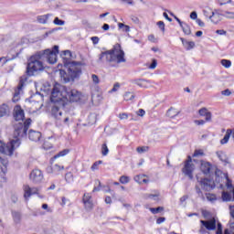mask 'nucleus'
Returning <instances> with one entry per match:
<instances>
[{
	"instance_id": "09e8293b",
	"label": "nucleus",
	"mask_w": 234,
	"mask_h": 234,
	"mask_svg": "<svg viewBox=\"0 0 234 234\" xmlns=\"http://www.w3.org/2000/svg\"><path fill=\"white\" fill-rule=\"evenodd\" d=\"M157 27H159L162 32H165V24L164 23V21L157 22Z\"/></svg>"
},
{
	"instance_id": "1a4fd4ad",
	"label": "nucleus",
	"mask_w": 234,
	"mask_h": 234,
	"mask_svg": "<svg viewBox=\"0 0 234 234\" xmlns=\"http://www.w3.org/2000/svg\"><path fill=\"white\" fill-rule=\"evenodd\" d=\"M195 172V164H193V159L188 155L187 160L185 161L184 167L182 168V173L185 176H187L189 180H193Z\"/></svg>"
},
{
	"instance_id": "f03ea898",
	"label": "nucleus",
	"mask_w": 234,
	"mask_h": 234,
	"mask_svg": "<svg viewBox=\"0 0 234 234\" xmlns=\"http://www.w3.org/2000/svg\"><path fill=\"white\" fill-rule=\"evenodd\" d=\"M32 119H27L24 122L16 123L13 133L14 139L7 144L0 141V153H2V154H6V156H12V154H14V150L21 145V138L27 136V131L30 129Z\"/></svg>"
},
{
	"instance_id": "a211bd4d",
	"label": "nucleus",
	"mask_w": 234,
	"mask_h": 234,
	"mask_svg": "<svg viewBox=\"0 0 234 234\" xmlns=\"http://www.w3.org/2000/svg\"><path fill=\"white\" fill-rule=\"evenodd\" d=\"M28 138L31 142H39V140H41V133L37 131L30 130L28 133Z\"/></svg>"
},
{
	"instance_id": "a878e982",
	"label": "nucleus",
	"mask_w": 234,
	"mask_h": 234,
	"mask_svg": "<svg viewBox=\"0 0 234 234\" xmlns=\"http://www.w3.org/2000/svg\"><path fill=\"white\" fill-rule=\"evenodd\" d=\"M217 156L221 162H224L225 164H229V158H228L226 156V154H224L223 152H217Z\"/></svg>"
},
{
	"instance_id": "412c9836",
	"label": "nucleus",
	"mask_w": 234,
	"mask_h": 234,
	"mask_svg": "<svg viewBox=\"0 0 234 234\" xmlns=\"http://www.w3.org/2000/svg\"><path fill=\"white\" fill-rule=\"evenodd\" d=\"M146 175H137L133 177V180L137 182V184H149V179H146Z\"/></svg>"
},
{
	"instance_id": "603ef678",
	"label": "nucleus",
	"mask_w": 234,
	"mask_h": 234,
	"mask_svg": "<svg viewBox=\"0 0 234 234\" xmlns=\"http://www.w3.org/2000/svg\"><path fill=\"white\" fill-rule=\"evenodd\" d=\"M222 96H231V90L229 89L221 91Z\"/></svg>"
},
{
	"instance_id": "49530a36",
	"label": "nucleus",
	"mask_w": 234,
	"mask_h": 234,
	"mask_svg": "<svg viewBox=\"0 0 234 234\" xmlns=\"http://www.w3.org/2000/svg\"><path fill=\"white\" fill-rule=\"evenodd\" d=\"M137 153H147V151H149V147L148 146H139L136 148Z\"/></svg>"
},
{
	"instance_id": "9b49d317",
	"label": "nucleus",
	"mask_w": 234,
	"mask_h": 234,
	"mask_svg": "<svg viewBox=\"0 0 234 234\" xmlns=\"http://www.w3.org/2000/svg\"><path fill=\"white\" fill-rule=\"evenodd\" d=\"M23 191H24V198L27 202L30 200V197H32V195H39V188L36 186L30 187V186L28 185L23 186Z\"/></svg>"
},
{
	"instance_id": "f257e3e1",
	"label": "nucleus",
	"mask_w": 234,
	"mask_h": 234,
	"mask_svg": "<svg viewBox=\"0 0 234 234\" xmlns=\"http://www.w3.org/2000/svg\"><path fill=\"white\" fill-rule=\"evenodd\" d=\"M59 89L61 86L59 83H56L51 91L50 115L57 127H69L72 123V117L69 113H63L67 102L63 100V94L59 92Z\"/></svg>"
},
{
	"instance_id": "a19ab883",
	"label": "nucleus",
	"mask_w": 234,
	"mask_h": 234,
	"mask_svg": "<svg viewBox=\"0 0 234 234\" xmlns=\"http://www.w3.org/2000/svg\"><path fill=\"white\" fill-rule=\"evenodd\" d=\"M223 17H227L228 19H234V12L224 11Z\"/></svg>"
},
{
	"instance_id": "c03bdc74",
	"label": "nucleus",
	"mask_w": 234,
	"mask_h": 234,
	"mask_svg": "<svg viewBox=\"0 0 234 234\" xmlns=\"http://www.w3.org/2000/svg\"><path fill=\"white\" fill-rule=\"evenodd\" d=\"M12 215L15 222H19V220H21V213L15 211V212H12Z\"/></svg>"
},
{
	"instance_id": "680f3d73",
	"label": "nucleus",
	"mask_w": 234,
	"mask_h": 234,
	"mask_svg": "<svg viewBox=\"0 0 234 234\" xmlns=\"http://www.w3.org/2000/svg\"><path fill=\"white\" fill-rule=\"evenodd\" d=\"M7 62H8V59H6V58H5V57L0 58L1 65H6Z\"/></svg>"
},
{
	"instance_id": "9d476101",
	"label": "nucleus",
	"mask_w": 234,
	"mask_h": 234,
	"mask_svg": "<svg viewBox=\"0 0 234 234\" xmlns=\"http://www.w3.org/2000/svg\"><path fill=\"white\" fill-rule=\"evenodd\" d=\"M29 179L33 184H41L45 180V176L40 169L36 168L30 173Z\"/></svg>"
},
{
	"instance_id": "0eeeda50",
	"label": "nucleus",
	"mask_w": 234,
	"mask_h": 234,
	"mask_svg": "<svg viewBox=\"0 0 234 234\" xmlns=\"http://www.w3.org/2000/svg\"><path fill=\"white\" fill-rule=\"evenodd\" d=\"M59 87V92L62 94V100L64 101L67 100L71 103H76L81 100V92H80L78 90L67 88L65 86H61L60 84Z\"/></svg>"
},
{
	"instance_id": "f3484780",
	"label": "nucleus",
	"mask_w": 234,
	"mask_h": 234,
	"mask_svg": "<svg viewBox=\"0 0 234 234\" xmlns=\"http://www.w3.org/2000/svg\"><path fill=\"white\" fill-rule=\"evenodd\" d=\"M23 87H25V80L23 79L20 80L17 90H15L14 96H13V101L14 103H16V101L19 100V94L21 90H23Z\"/></svg>"
},
{
	"instance_id": "f704fd0d",
	"label": "nucleus",
	"mask_w": 234,
	"mask_h": 234,
	"mask_svg": "<svg viewBox=\"0 0 234 234\" xmlns=\"http://www.w3.org/2000/svg\"><path fill=\"white\" fill-rule=\"evenodd\" d=\"M118 27L122 30V32H131V27H129L128 25L119 23Z\"/></svg>"
},
{
	"instance_id": "de8ad7c7",
	"label": "nucleus",
	"mask_w": 234,
	"mask_h": 234,
	"mask_svg": "<svg viewBox=\"0 0 234 234\" xmlns=\"http://www.w3.org/2000/svg\"><path fill=\"white\" fill-rule=\"evenodd\" d=\"M158 65V62L156 61V59H153L152 63L149 65L148 69H150L151 70H154V69H156Z\"/></svg>"
},
{
	"instance_id": "a18cd8bd",
	"label": "nucleus",
	"mask_w": 234,
	"mask_h": 234,
	"mask_svg": "<svg viewBox=\"0 0 234 234\" xmlns=\"http://www.w3.org/2000/svg\"><path fill=\"white\" fill-rule=\"evenodd\" d=\"M221 65L225 67V69H229V67H231V60L221 59Z\"/></svg>"
},
{
	"instance_id": "72a5a7b5",
	"label": "nucleus",
	"mask_w": 234,
	"mask_h": 234,
	"mask_svg": "<svg viewBox=\"0 0 234 234\" xmlns=\"http://www.w3.org/2000/svg\"><path fill=\"white\" fill-rule=\"evenodd\" d=\"M88 120H89V122L90 123V125H94V123H96V122H97L96 113L90 114L88 117Z\"/></svg>"
},
{
	"instance_id": "4be33fe9",
	"label": "nucleus",
	"mask_w": 234,
	"mask_h": 234,
	"mask_svg": "<svg viewBox=\"0 0 234 234\" xmlns=\"http://www.w3.org/2000/svg\"><path fill=\"white\" fill-rule=\"evenodd\" d=\"M200 116H205L206 122H211L212 115L210 112H207V109L202 108L198 111Z\"/></svg>"
},
{
	"instance_id": "0e129e2a",
	"label": "nucleus",
	"mask_w": 234,
	"mask_h": 234,
	"mask_svg": "<svg viewBox=\"0 0 234 234\" xmlns=\"http://www.w3.org/2000/svg\"><path fill=\"white\" fill-rule=\"evenodd\" d=\"M164 222H165V218H158L156 219V224H162Z\"/></svg>"
},
{
	"instance_id": "338daca9",
	"label": "nucleus",
	"mask_w": 234,
	"mask_h": 234,
	"mask_svg": "<svg viewBox=\"0 0 234 234\" xmlns=\"http://www.w3.org/2000/svg\"><path fill=\"white\" fill-rule=\"evenodd\" d=\"M196 23H197L199 27H205L204 22L202 20H200V18H197L196 20Z\"/></svg>"
},
{
	"instance_id": "7ed1b4c3",
	"label": "nucleus",
	"mask_w": 234,
	"mask_h": 234,
	"mask_svg": "<svg viewBox=\"0 0 234 234\" xmlns=\"http://www.w3.org/2000/svg\"><path fill=\"white\" fill-rule=\"evenodd\" d=\"M60 58L63 59L64 67H67L68 73L65 71H60L62 80L64 83H70L76 80V78H80L81 75V63L76 61H70V58H72V53L70 50H64L60 54Z\"/></svg>"
},
{
	"instance_id": "4c0bfd02",
	"label": "nucleus",
	"mask_w": 234,
	"mask_h": 234,
	"mask_svg": "<svg viewBox=\"0 0 234 234\" xmlns=\"http://www.w3.org/2000/svg\"><path fill=\"white\" fill-rule=\"evenodd\" d=\"M124 100H125V101H131L134 100V95L131 91H127L124 94Z\"/></svg>"
},
{
	"instance_id": "7c9ffc66",
	"label": "nucleus",
	"mask_w": 234,
	"mask_h": 234,
	"mask_svg": "<svg viewBox=\"0 0 234 234\" xmlns=\"http://www.w3.org/2000/svg\"><path fill=\"white\" fill-rule=\"evenodd\" d=\"M69 149H64V150L60 151L58 154H55L53 158H54V160H56L61 156H67V154H69Z\"/></svg>"
},
{
	"instance_id": "39448f33",
	"label": "nucleus",
	"mask_w": 234,
	"mask_h": 234,
	"mask_svg": "<svg viewBox=\"0 0 234 234\" xmlns=\"http://www.w3.org/2000/svg\"><path fill=\"white\" fill-rule=\"evenodd\" d=\"M103 58H105L108 63H125V52L122 49V46L120 44H116L112 49L101 52L99 55V63L103 61Z\"/></svg>"
},
{
	"instance_id": "8fccbe9b",
	"label": "nucleus",
	"mask_w": 234,
	"mask_h": 234,
	"mask_svg": "<svg viewBox=\"0 0 234 234\" xmlns=\"http://www.w3.org/2000/svg\"><path fill=\"white\" fill-rule=\"evenodd\" d=\"M91 80L95 85H98V83H100V78H98V75L96 74L91 75Z\"/></svg>"
},
{
	"instance_id": "ea45409f",
	"label": "nucleus",
	"mask_w": 234,
	"mask_h": 234,
	"mask_svg": "<svg viewBox=\"0 0 234 234\" xmlns=\"http://www.w3.org/2000/svg\"><path fill=\"white\" fill-rule=\"evenodd\" d=\"M101 154H102V156H107L109 154V147H107V144H102Z\"/></svg>"
},
{
	"instance_id": "4d7b16f0",
	"label": "nucleus",
	"mask_w": 234,
	"mask_h": 234,
	"mask_svg": "<svg viewBox=\"0 0 234 234\" xmlns=\"http://www.w3.org/2000/svg\"><path fill=\"white\" fill-rule=\"evenodd\" d=\"M231 3V0H218V4L222 6L224 5H228Z\"/></svg>"
},
{
	"instance_id": "6e6d98bb",
	"label": "nucleus",
	"mask_w": 234,
	"mask_h": 234,
	"mask_svg": "<svg viewBox=\"0 0 234 234\" xmlns=\"http://www.w3.org/2000/svg\"><path fill=\"white\" fill-rule=\"evenodd\" d=\"M216 234H223L222 232V223H218V230Z\"/></svg>"
},
{
	"instance_id": "69168bd1",
	"label": "nucleus",
	"mask_w": 234,
	"mask_h": 234,
	"mask_svg": "<svg viewBox=\"0 0 234 234\" xmlns=\"http://www.w3.org/2000/svg\"><path fill=\"white\" fill-rule=\"evenodd\" d=\"M159 195L158 194H150L148 195V198H154V200H156L158 198Z\"/></svg>"
},
{
	"instance_id": "e2e57ef3",
	"label": "nucleus",
	"mask_w": 234,
	"mask_h": 234,
	"mask_svg": "<svg viewBox=\"0 0 234 234\" xmlns=\"http://www.w3.org/2000/svg\"><path fill=\"white\" fill-rule=\"evenodd\" d=\"M137 116H145V112L144 111V109H140L138 112H137Z\"/></svg>"
},
{
	"instance_id": "c85d7f7f",
	"label": "nucleus",
	"mask_w": 234,
	"mask_h": 234,
	"mask_svg": "<svg viewBox=\"0 0 234 234\" xmlns=\"http://www.w3.org/2000/svg\"><path fill=\"white\" fill-rule=\"evenodd\" d=\"M184 34H186V36H189L191 35V27H189V25H187L186 23H183L182 26H180Z\"/></svg>"
},
{
	"instance_id": "ddd939ff",
	"label": "nucleus",
	"mask_w": 234,
	"mask_h": 234,
	"mask_svg": "<svg viewBox=\"0 0 234 234\" xmlns=\"http://www.w3.org/2000/svg\"><path fill=\"white\" fill-rule=\"evenodd\" d=\"M82 202L86 211H92L94 207V202L92 201V195L85 193L82 197Z\"/></svg>"
},
{
	"instance_id": "e433bc0d",
	"label": "nucleus",
	"mask_w": 234,
	"mask_h": 234,
	"mask_svg": "<svg viewBox=\"0 0 234 234\" xmlns=\"http://www.w3.org/2000/svg\"><path fill=\"white\" fill-rule=\"evenodd\" d=\"M151 213L153 215H158V213H161V211H164V207H150Z\"/></svg>"
},
{
	"instance_id": "bf43d9fd",
	"label": "nucleus",
	"mask_w": 234,
	"mask_h": 234,
	"mask_svg": "<svg viewBox=\"0 0 234 234\" xmlns=\"http://www.w3.org/2000/svg\"><path fill=\"white\" fill-rule=\"evenodd\" d=\"M119 118L120 120H127V118H129V115L127 113H120Z\"/></svg>"
},
{
	"instance_id": "052dcab7",
	"label": "nucleus",
	"mask_w": 234,
	"mask_h": 234,
	"mask_svg": "<svg viewBox=\"0 0 234 234\" xmlns=\"http://www.w3.org/2000/svg\"><path fill=\"white\" fill-rule=\"evenodd\" d=\"M118 89H120V83L116 82L113 85V88L112 89V92H116V90H118Z\"/></svg>"
},
{
	"instance_id": "6e6552de",
	"label": "nucleus",
	"mask_w": 234,
	"mask_h": 234,
	"mask_svg": "<svg viewBox=\"0 0 234 234\" xmlns=\"http://www.w3.org/2000/svg\"><path fill=\"white\" fill-rule=\"evenodd\" d=\"M39 54L42 55V59H47L48 63L50 65H54V63L58 62V54H59V47L54 46L53 49H46L42 51H38Z\"/></svg>"
},
{
	"instance_id": "393cba45",
	"label": "nucleus",
	"mask_w": 234,
	"mask_h": 234,
	"mask_svg": "<svg viewBox=\"0 0 234 234\" xmlns=\"http://www.w3.org/2000/svg\"><path fill=\"white\" fill-rule=\"evenodd\" d=\"M231 137V131L227 130L225 136L220 140L221 145H226L229 142V138Z\"/></svg>"
},
{
	"instance_id": "aec40b11",
	"label": "nucleus",
	"mask_w": 234,
	"mask_h": 234,
	"mask_svg": "<svg viewBox=\"0 0 234 234\" xmlns=\"http://www.w3.org/2000/svg\"><path fill=\"white\" fill-rule=\"evenodd\" d=\"M14 118L16 122L24 120L25 119V112L23 110H21V108H16L15 114H14Z\"/></svg>"
},
{
	"instance_id": "5fc2aeb1",
	"label": "nucleus",
	"mask_w": 234,
	"mask_h": 234,
	"mask_svg": "<svg viewBox=\"0 0 234 234\" xmlns=\"http://www.w3.org/2000/svg\"><path fill=\"white\" fill-rule=\"evenodd\" d=\"M194 123H195L196 125H205L206 121H204V120H195V121H194Z\"/></svg>"
},
{
	"instance_id": "58836bf2",
	"label": "nucleus",
	"mask_w": 234,
	"mask_h": 234,
	"mask_svg": "<svg viewBox=\"0 0 234 234\" xmlns=\"http://www.w3.org/2000/svg\"><path fill=\"white\" fill-rule=\"evenodd\" d=\"M119 182L121 184H129V182H131V177L127 176H122L119 179Z\"/></svg>"
},
{
	"instance_id": "dca6fc26",
	"label": "nucleus",
	"mask_w": 234,
	"mask_h": 234,
	"mask_svg": "<svg viewBox=\"0 0 234 234\" xmlns=\"http://www.w3.org/2000/svg\"><path fill=\"white\" fill-rule=\"evenodd\" d=\"M63 169H65V166L55 164L48 168V173H51V175L58 176V175H59Z\"/></svg>"
},
{
	"instance_id": "20e7f679",
	"label": "nucleus",
	"mask_w": 234,
	"mask_h": 234,
	"mask_svg": "<svg viewBox=\"0 0 234 234\" xmlns=\"http://www.w3.org/2000/svg\"><path fill=\"white\" fill-rule=\"evenodd\" d=\"M201 173L205 175V176H211L213 174L216 176V182L220 184V182H226L227 187H231V180L228 176V174L222 173L217 166L213 165L211 163L207 161L201 160L200 167Z\"/></svg>"
},
{
	"instance_id": "b1692460",
	"label": "nucleus",
	"mask_w": 234,
	"mask_h": 234,
	"mask_svg": "<svg viewBox=\"0 0 234 234\" xmlns=\"http://www.w3.org/2000/svg\"><path fill=\"white\" fill-rule=\"evenodd\" d=\"M50 14L38 16L37 17V21H38L41 25H47L48 17H50Z\"/></svg>"
},
{
	"instance_id": "6ab92c4d",
	"label": "nucleus",
	"mask_w": 234,
	"mask_h": 234,
	"mask_svg": "<svg viewBox=\"0 0 234 234\" xmlns=\"http://www.w3.org/2000/svg\"><path fill=\"white\" fill-rule=\"evenodd\" d=\"M10 114V108L6 104L0 105V118H5Z\"/></svg>"
},
{
	"instance_id": "2eb2a0df",
	"label": "nucleus",
	"mask_w": 234,
	"mask_h": 234,
	"mask_svg": "<svg viewBox=\"0 0 234 234\" xmlns=\"http://www.w3.org/2000/svg\"><path fill=\"white\" fill-rule=\"evenodd\" d=\"M200 223L206 229H208V231H214V229H217V220L215 218H212L208 221L206 220H200Z\"/></svg>"
},
{
	"instance_id": "423d86ee",
	"label": "nucleus",
	"mask_w": 234,
	"mask_h": 234,
	"mask_svg": "<svg viewBox=\"0 0 234 234\" xmlns=\"http://www.w3.org/2000/svg\"><path fill=\"white\" fill-rule=\"evenodd\" d=\"M42 56L43 55L39 53V51L31 56L27 67V76H35L37 72H43L45 70Z\"/></svg>"
},
{
	"instance_id": "3c124183",
	"label": "nucleus",
	"mask_w": 234,
	"mask_h": 234,
	"mask_svg": "<svg viewBox=\"0 0 234 234\" xmlns=\"http://www.w3.org/2000/svg\"><path fill=\"white\" fill-rule=\"evenodd\" d=\"M197 17H198V15L197 14V11H194L190 14V19L197 21L198 19Z\"/></svg>"
},
{
	"instance_id": "f8f14e48",
	"label": "nucleus",
	"mask_w": 234,
	"mask_h": 234,
	"mask_svg": "<svg viewBox=\"0 0 234 234\" xmlns=\"http://www.w3.org/2000/svg\"><path fill=\"white\" fill-rule=\"evenodd\" d=\"M199 182V186L203 191H213L215 187V181L207 178H202Z\"/></svg>"
},
{
	"instance_id": "5701e85b",
	"label": "nucleus",
	"mask_w": 234,
	"mask_h": 234,
	"mask_svg": "<svg viewBox=\"0 0 234 234\" xmlns=\"http://www.w3.org/2000/svg\"><path fill=\"white\" fill-rule=\"evenodd\" d=\"M180 39H181L182 44L185 47L186 50H191V49L195 48V42L187 41L182 37Z\"/></svg>"
},
{
	"instance_id": "79ce46f5",
	"label": "nucleus",
	"mask_w": 234,
	"mask_h": 234,
	"mask_svg": "<svg viewBox=\"0 0 234 234\" xmlns=\"http://www.w3.org/2000/svg\"><path fill=\"white\" fill-rule=\"evenodd\" d=\"M206 197H207V200H208V202H215V200H217V196H215V194L207 193Z\"/></svg>"
},
{
	"instance_id": "774afa93",
	"label": "nucleus",
	"mask_w": 234,
	"mask_h": 234,
	"mask_svg": "<svg viewBox=\"0 0 234 234\" xmlns=\"http://www.w3.org/2000/svg\"><path fill=\"white\" fill-rule=\"evenodd\" d=\"M98 162H95L92 165H91V171H96V169H98Z\"/></svg>"
},
{
	"instance_id": "37998d69",
	"label": "nucleus",
	"mask_w": 234,
	"mask_h": 234,
	"mask_svg": "<svg viewBox=\"0 0 234 234\" xmlns=\"http://www.w3.org/2000/svg\"><path fill=\"white\" fill-rule=\"evenodd\" d=\"M53 23H54V25H57L58 27H63V25H65V21L59 19V17H55Z\"/></svg>"
},
{
	"instance_id": "c756f323",
	"label": "nucleus",
	"mask_w": 234,
	"mask_h": 234,
	"mask_svg": "<svg viewBox=\"0 0 234 234\" xmlns=\"http://www.w3.org/2000/svg\"><path fill=\"white\" fill-rule=\"evenodd\" d=\"M148 82L149 81L144 79H138L133 80V83H135V85H138V87H147Z\"/></svg>"
},
{
	"instance_id": "864d4df0",
	"label": "nucleus",
	"mask_w": 234,
	"mask_h": 234,
	"mask_svg": "<svg viewBox=\"0 0 234 234\" xmlns=\"http://www.w3.org/2000/svg\"><path fill=\"white\" fill-rule=\"evenodd\" d=\"M211 12H213V11H211L210 9H204V10H203L204 16H205L206 17H208V19H209V16H211Z\"/></svg>"
},
{
	"instance_id": "cd10ccee",
	"label": "nucleus",
	"mask_w": 234,
	"mask_h": 234,
	"mask_svg": "<svg viewBox=\"0 0 234 234\" xmlns=\"http://www.w3.org/2000/svg\"><path fill=\"white\" fill-rule=\"evenodd\" d=\"M178 114H180V112L176 111L174 108H170L166 112V116H168L169 118H176V116H178Z\"/></svg>"
},
{
	"instance_id": "13d9d810",
	"label": "nucleus",
	"mask_w": 234,
	"mask_h": 234,
	"mask_svg": "<svg viewBox=\"0 0 234 234\" xmlns=\"http://www.w3.org/2000/svg\"><path fill=\"white\" fill-rule=\"evenodd\" d=\"M91 41H92L93 45H98V43H100V37H92Z\"/></svg>"
},
{
	"instance_id": "2f4dec72",
	"label": "nucleus",
	"mask_w": 234,
	"mask_h": 234,
	"mask_svg": "<svg viewBox=\"0 0 234 234\" xmlns=\"http://www.w3.org/2000/svg\"><path fill=\"white\" fill-rule=\"evenodd\" d=\"M192 156L193 158H199V156H206V154L204 153V150L197 149V150H195Z\"/></svg>"
},
{
	"instance_id": "473e14b6",
	"label": "nucleus",
	"mask_w": 234,
	"mask_h": 234,
	"mask_svg": "<svg viewBox=\"0 0 234 234\" xmlns=\"http://www.w3.org/2000/svg\"><path fill=\"white\" fill-rule=\"evenodd\" d=\"M6 170L0 166V182H6Z\"/></svg>"
},
{
	"instance_id": "bb28decb",
	"label": "nucleus",
	"mask_w": 234,
	"mask_h": 234,
	"mask_svg": "<svg viewBox=\"0 0 234 234\" xmlns=\"http://www.w3.org/2000/svg\"><path fill=\"white\" fill-rule=\"evenodd\" d=\"M211 16H209V19L210 21H212V23H218V21H220V15H218V13L215 12H210Z\"/></svg>"
},
{
	"instance_id": "c9c22d12",
	"label": "nucleus",
	"mask_w": 234,
	"mask_h": 234,
	"mask_svg": "<svg viewBox=\"0 0 234 234\" xmlns=\"http://www.w3.org/2000/svg\"><path fill=\"white\" fill-rule=\"evenodd\" d=\"M196 193L199 197V198H202V200H206V197H204V193L202 192V189H200V186L198 185H196Z\"/></svg>"
},
{
	"instance_id": "4468645a",
	"label": "nucleus",
	"mask_w": 234,
	"mask_h": 234,
	"mask_svg": "<svg viewBox=\"0 0 234 234\" xmlns=\"http://www.w3.org/2000/svg\"><path fill=\"white\" fill-rule=\"evenodd\" d=\"M229 189V192L223 191L221 198L223 202H231L234 200V187L233 185L231 184L230 187H228Z\"/></svg>"
}]
</instances>
